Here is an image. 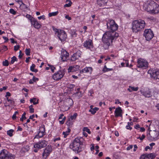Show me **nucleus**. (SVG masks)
<instances>
[{
    "label": "nucleus",
    "instance_id": "obj_1",
    "mask_svg": "<svg viewBox=\"0 0 159 159\" xmlns=\"http://www.w3.org/2000/svg\"><path fill=\"white\" fill-rule=\"evenodd\" d=\"M118 35V33L116 32L107 31L103 35L102 41L105 45L108 47L112 43L113 40L116 39Z\"/></svg>",
    "mask_w": 159,
    "mask_h": 159
},
{
    "label": "nucleus",
    "instance_id": "obj_2",
    "mask_svg": "<svg viewBox=\"0 0 159 159\" xmlns=\"http://www.w3.org/2000/svg\"><path fill=\"white\" fill-rule=\"evenodd\" d=\"M132 30L133 32L136 33L143 29L145 25V21L143 20H134L132 23Z\"/></svg>",
    "mask_w": 159,
    "mask_h": 159
},
{
    "label": "nucleus",
    "instance_id": "obj_3",
    "mask_svg": "<svg viewBox=\"0 0 159 159\" xmlns=\"http://www.w3.org/2000/svg\"><path fill=\"white\" fill-rule=\"evenodd\" d=\"M81 144L80 139L79 138H76L71 143L70 147L75 153H78L81 151V148L80 147Z\"/></svg>",
    "mask_w": 159,
    "mask_h": 159
},
{
    "label": "nucleus",
    "instance_id": "obj_4",
    "mask_svg": "<svg viewBox=\"0 0 159 159\" xmlns=\"http://www.w3.org/2000/svg\"><path fill=\"white\" fill-rule=\"evenodd\" d=\"M14 155L9 152L6 150H2L0 153V159H14Z\"/></svg>",
    "mask_w": 159,
    "mask_h": 159
},
{
    "label": "nucleus",
    "instance_id": "obj_5",
    "mask_svg": "<svg viewBox=\"0 0 159 159\" xmlns=\"http://www.w3.org/2000/svg\"><path fill=\"white\" fill-rule=\"evenodd\" d=\"M107 28L111 31L115 32L118 28V25L115 23L114 20L108 19L107 23Z\"/></svg>",
    "mask_w": 159,
    "mask_h": 159
},
{
    "label": "nucleus",
    "instance_id": "obj_6",
    "mask_svg": "<svg viewBox=\"0 0 159 159\" xmlns=\"http://www.w3.org/2000/svg\"><path fill=\"white\" fill-rule=\"evenodd\" d=\"M53 30L57 34V36L61 42L65 41L67 38V35L66 32L63 30H59L55 28Z\"/></svg>",
    "mask_w": 159,
    "mask_h": 159
},
{
    "label": "nucleus",
    "instance_id": "obj_7",
    "mask_svg": "<svg viewBox=\"0 0 159 159\" xmlns=\"http://www.w3.org/2000/svg\"><path fill=\"white\" fill-rule=\"evenodd\" d=\"M137 63V67L142 69H145L148 66V62L145 60L141 58L138 59Z\"/></svg>",
    "mask_w": 159,
    "mask_h": 159
},
{
    "label": "nucleus",
    "instance_id": "obj_8",
    "mask_svg": "<svg viewBox=\"0 0 159 159\" xmlns=\"http://www.w3.org/2000/svg\"><path fill=\"white\" fill-rule=\"evenodd\" d=\"M47 144V142L45 140H42L39 141L34 145V147L36 148L34 151L35 152H37L38 149H40L46 147Z\"/></svg>",
    "mask_w": 159,
    "mask_h": 159
},
{
    "label": "nucleus",
    "instance_id": "obj_9",
    "mask_svg": "<svg viewBox=\"0 0 159 159\" xmlns=\"http://www.w3.org/2000/svg\"><path fill=\"white\" fill-rule=\"evenodd\" d=\"M143 35L146 38V40L149 41L152 38L154 34L151 30L146 29L144 31Z\"/></svg>",
    "mask_w": 159,
    "mask_h": 159
},
{
    "label": "nucleus",
    "instance_id": "obj_10",
    "mask_svg": "<svg viewBox=\"0 0 159 159\" xmlns=\"http://www.w3.org/2000/svg\"><path fill=\"white\" fill-rule=\"evenodd\" d=\"M148 73L150 74L151 77L155 80H157L159 79V71L158 70H153L152 71L149 70L148 71Z\"/></svg>",
    "mask_w": 159,
    "mask_h": 159
},
{
    "label": "nucleus",
    "instance_id": "obj_11",
    "mask_svg": "<svg viewBox=\"0 0 159 159\" xmlns=\"http://www.w3.org/2000/svg\"><path fill=\"white\" fill-rule=\"evenodd\" d=\"M64 72L61 70H59L55 73L53 75L52 78L55 80H58L61 79L64 76Z\"/></svg>",
    "mask_w": 159,
    "mask_h": 159
},
{
    "label": "nucleus",
    "instance_id": "obj_12",
    "mask_svg": "<svg viewBox=\"0 0 159 159\" xmlns=\"http://www.w3.org/2000/svg\"><path fill=\"white\" fill-rule=\"evenodd\" d=\"M69 54L64 49H62L61 50V57L63 61H66L69 57Z\"/></svg>",
    "mask_w": 159,
    "mask_h": 159
},
{
    "label": "nucleus",
    "instance_id": "obj_13",
    "mask_svg": "<svg viewBox=\"0 0 159 159\" xmlns=\"http://www.w3.org/2000/svg\"><path fill=\"white\" fill-rule=\"evenodd\" d=\"M141 93L146 97L149 98L152 96L151 93L149 89L146 88L140 90Z\"/></svg>",
    "mask_w": 159,
    "mask_h": 159
},
{
    "label": "nucleus",
    "instance_id": "obj_14",
    "mask_svg": "<svg viewBox=\"0 0 159 159\" xmlns=\"http://www.w3.org/2000/svg\"><path fill=\"white\" fill-rule=\"evenodd\" d=\"M83 46L87 49L91 50L93 48L92 41L90 39L86 41L84 43Z\"/></svg>",
    "mask_w": 159,
    "mask_h": 159
},
{
    "label": "nucleus",
    "instance_id": "obj_15",
    "mask_svg": "<svg viewBox=\"0 0 159 159\" xmlns=\"http://www.w3.org/2000/svg\"><path fill=\"white\" fill-rule=\"evenodd\" d=\"M52 149L51 147L48 146L44 150L43 153V157L45 159L52 152Z\"/></svg>",
    "mask_w": 159,
    "mask_h": 159
},
{
    "label": "nucleus",
    "instance_id": "obj_16",
    "mask_svg": "<svg viewBox=\"0 0 159 159\" xmlns=\"http://www.w3.org/2000/svg\"><path fill=\"white\" fill-rule=\"evenodd\" d=\"M39 129L40 130L39 131L38 134L35 136L34 138L38 139L40 138H41L45 134L44 132L45 131V129L44 126L43 125V126L40 127Z\"/></svg>",
    "mask_w": 159,
    "mask_h": 159
},
{
    "label": "nucleus",
    "instance_id": "obj_17",
    "mask_svg": "<svg viewBox=\"0 0 159 159\" xmlns=\"http://www.w3.org/2000/svg\"><path fill=\"white\" fill-rule=\"evenodd\" d=\"M31 25H33L34 27L36 29H39L41 28V25L38 23L37 20L35 18L32 20H31Z\"/></svg>",
    "mask_w": 159,
    "mask_h": 159
},
{
    "label": "nucleus",
    "instance_id": "obj_18",
    "mask_svg": "<svg viewBox=\"0 0 159 159\" xmlns=\"http://www.w3.org/2000/svg\"><path fill=\"white\" fill-rule=\"evenodd\" d=\"M122 110L120 107H119L116 108L115 111V117H116L118 116L121 117L122 116Z\"/></svg>",
    "mask_w": 159,
    "mask_h": 159
},
{
    "label": "nucleus",
    "instance_id": "obj_19",
    "mask_svg": "<svg viewBox=\"0 0 159 159\" xmlns=\"http://www.w3.org/2000/svg\"><path fill=\"white\" fill-rule=\"evenodd\" d=\"M80 66L78 65L70 66L68 69V72H74L79 70Z\"/></svg>",
    "mask_w": 159,
    "mask_h": 159
},
{
    "label": "nucleus",
    "instance_id": "obj_20",
    "mask_svg": "<svg viewBox=\"0 0 159 159\" xmlns=\"http://www.w3.org/2000/svg\"><path fill=\"white\" fill-rule=\"evenodd\" d=\"M150 7H151V6L150 5H149L148 6V7L147 8V11L148 12H149L150 13H151L152 14L154 13L155 14L158 13L159 10L158 8H156L154 10L153 9L151 10L150 9Z\"/></svg>",
    "mask_w": 159,
    "mask_h": 159
},
{
    "label": "nucleus",
    "instance_id": "obj_21",
    "mask_svg": "<svg viewBox=\"0 0 159 159\" xmlns=\"http://www.w3.org/2000/svg\"><path fill=\"white\" fill-rule=\"evenodd\" d=\"M92 68L91 67H86L84 69L80 71V73L82 74L84 73L90 72L92 71Z\"/></svg>",
    "mask_w": 159,
    "mask_h": 159
},
{
    "label": "nucleus",
    "instance_id": "obj_22",
    "mask_svg": "<svg viewBox=\"0 0 159 159\" xmlns=\"http://www.w3.org/2000/svg\"><path fill=\"white\" fill-rule=\"evenodd\" d=\"M107 1V0H97V3L100 6L104 5Z\"/></svg>",
    "mask_w": 159,
    "mask_h": 159
},
{
    "label": "nucleus",
    "instance_id": "obj_23",
    "mask_svg": "<svg viewBox=\"0 0 159 159\" xmlns=\"http://www.w3.org/2000/svg\"><path fill=\"white\" fill-rule=\"evenodd\" d=\"M66 104L69 106H71L73 104V100L72 99L70 98L66 99Z\"/></svg>",
    "mask_w": 159,
    "mask_h": 159
},
{
    "label": "nucleus",
    "instance_id": "obj_24",
    "mask_svg": "<svg viewBox=\"0 0 159 159\" xmlns=\"http://www.w3.org/2000/svg\"><path fill=\"white\" fill-rule=\"evenodd\" d=\"M76 31L75 30H71L70 31L71 37L73 39H74L77 37V34L76 33Z\"/></svg>",
    "mask_w": 159,
    "mask_h": 159
},
{
    "label": "nucleus",
    "instance_id": "obj_25",
    "mask_svg": "<svg viewBox=\"0 0 159 159\" xmlns=\"http://www.w3.org/2000/svg\"><path fill=\"white\" fill-rule=\"evenodd\" d=\"M93 107L92 106H90L91 109L89 111L91 113L93 114H94L98 110L99 108L98 107H95L94 108H92V107Z\"/></svg>",
    "mask_w": 159,
    "mask_h": 159
},
{
    "label": "nucleus",
    "instance_id": "obj_26",
    "mask_svg": "<svg viewBox=\"0 0 159 159\" xmlns=\"http://www.w3.org/2000/svg\"><path fill=\"white\" fill-rule=\"evenodd\" d=\"M70 129L69 128H68V130L66 131L65 132H63L62 133V134L64 135V137L66 138V137L69 134L70 132Z\"/></svg>",
    "mask_w": 159,
    "mask_h": 159
},
{
    "label": "nucleus",
    "instance_id": "obj_27",
    "mask_svg": "<svg viewBox=\"0 0 159 159\" xmlns=\"http://www.w3.org/2000/svg\"><path fill=\"white\" fill-rule=\"evenodd\" d=\"M147 156L150 159H153L156 156L154 153L147 154Z\"/></svg>",
    "mask_w": 159,
    "mask_h": 159
},
{
    "label": "nucleus",
    "instance_id": "obj_28",
    "mask_svg": "<svg viewBox=\"0 0 159 159\" xmlns=\"http://www.w3.org/2000/svg\"><path fill=\"white\" fill-rule=\"evenodd\" d=\"M77 59L78 58L76 56V54L75 53L72 56L70 60L72 61H74Z\"/></svg>",
    "mask_w": 159,
    "mask_h": 159
},
{
    "label": "nucleus",
    "instance_id": "obj_29",
    "mask_svg": "<svg viewBox=\"0 0 159 159\" xmlns=\"http://www.w3.org/2000/svg\"><path fill=\"white\" fill-rule=\"evenodd\" d=\"M73 122L72 121H71L70 119H69L66 122V124L67 126L69 127L73 125Z\"/></svg>",
    "mask_w": 159,
    "mask_h": 159
},
{
    "label": "nucleus",
    "instance_id": "obj_30",
    "mask_svg": "<svg viewBox=\"0 0 159 159\" xmlns=\"http://www.w3.org/2000/svg\"><path fill=\"white\" fill-rule=\"evenodd\" d=\"M113 70L112 68H107L106 66H105L103 69V71L105 72L110 71H112Z\"/></svg>",
    "mask_w": 159,
    "mask_h": 159
},
{
    "label": "nucleus",
    "instance_id": "obj_31",
    "mask_svg": "<svg viewBox=\"0 0 159 159\" xmlns=\"http://www.w3.org/2000/svg\"><path fill=\"white\" fill-rule=\"evenodd\" d=\"M36 100V98H34L33 99H30V102L32 103L33 102V104L35 105L37 104L38 103V100L36 102H35V101Z\"/></svg>",
    "mask_w": 159,
    "mask_h": 159
},
{
    "label": "nucleus",
    "instance_id": "obj_32",
    "mask_svg": "<svg viewBox=\"0 0 159 159\" xmlns=\"http://www.w3.org/2000/svg\"><path fill=\"white\" fill-rule=\"evenodd\" d=\"M14 132L13 129H10L7 131V134L9 135L10 137H11L13 135L12 133Z\"/></svg>",
    "mask_w": 159,
    "mask_h": 159
},
{
    "label": "nucleus",
    "instance_id": "obj_33",
    "mask_svg": "<svg viewBox=\"0 0 159 159\" xmlns=\"http://www.w3.org/2000/svg\"><path fill=\"white\" fill-rule=\"evenodd\" d=\"M11 62H10V64H13L14 62L16 61L17 60V59L16 57L14 56L13 57L11 58Z\"/></svg>",
    "mask_w": 159,
    "mask_h": 159
},
{
    "label": "nucleus",
    "instance_id": "obj_34",
    "mask_svg": "<svg viewBox=\"0 0 159 159\" xmlns=\"http://www.w3.org/2000/svg\"><path fill=\"white\" fill-rule=\"evenodd\" d=\"M58 13V11H56L52 13H49L48 14V16L49 17H51L52 16H55Z\"/></svg>",
    "mask_w": 159,
    "mask_h": 159
},
{
    "label": "nucleus",
    "instance_id": "obj_35",
    "mask_svg": "<svg viewBox=\"0 0 159 159\" xmlns=\"http://www.w3.org/2000/svg\"><path fill=\"white\" fill-rule=\"evenodd\" d=\"M140 159H150L147 156V154L143 155L140 157Z\"/></svg>",
    "mask_w": 159,
    "mask_h": 159
},
{
    "label": "nucleus",
    "instance_id": "obj_36",
    "mask_svg": "<svg viewBox=\"0 0 159 159\" xmlns=\"http://www.w3.org/2000/svg\"><path fill=\"white\" fill-rule=\"evenodd\" d=\"M75 87V85L73 84H70L68 85V87L70 89V91H72L73 90V88H74Z\"/></svg>",
    "mask_w": 159,
    "mask_h": 159
},
{
    "label": "nucleus",
    "instance_id": "obj_37",
    "mask_svg": "<svg viewBox=\"0 0 159 159\" xmlns=\"http://www.w3.org/2000/svg\"><path fill=\"white\" fill-rule=\"evenodd\" d=\"M75 53L76 54V56L78 59L79 57H80L82 52L78 50Z\"/></svg>",
    "mask_w": 159,
    "mask_h": 159
},
{
    "label": "nucleus",
    "instance_id": "obj_38",
    "mask_svg": "<svg viewBox=\"0 0 159 159\" xmlns=\"http://www.w3.org/2000/svg\"><path fill=\"white\" fill-rule=\"evenodd\" d=\"M129 88H130L132 90V91H137L139 89V88L138 87H134L129 86Z\"/></svg>",
    "mask_w": 159,
    "mask_h": 159
},
{
    "label": "nucleus",
    "instance_id": "obj_39",
    "mask_svg": "<svg viewBox=\"0 0 159 159\" xmlns=\"http://www.w3.org/2000/svg\"><path fill=\"white\" fill-rule=\"evenodd\" d=\"M30 49L26 48L25 50V53L27 56H30Z\"/></svg>",
    "mask_w": 159,
    "mask_h": 159
},
{
    "label": "nucleus",
    "instance_id": "obj_40",
    "mask_svg": "<svg viewBox=\"0 0 159 159\" xmlns=\"http://www.w3.org/2000/svg\"><path fill=\"white\" fill-rule=\"evenodd\" d=\"M2 64L4 66H8L9 65V62L7 60H5L3 62Z\"/></svg>",
    "mask_w": 159,
    "mask_h": 159
},
{
    "label": "nucleus",
    "instance_id": "obj_41",
    "mask_svg": "<svg viewBox=\"0 0 159 159\" xmlns=\"http://www.w3.org/2000/svg\"><path fill=\"white\" fill-rule=\"evenodd\" d=\"M18 114V112L17 111H15L12 116V119L14 120L16 119V115L17 114Z\"/></svg>",
    "mask_w": 159,
    "mask_h": 159
},
{
    "label": "nucleus",
    "instance_id": "obj_42",
    "mask_svg": "<svg viewBox=\"0 0 159 159\" xmlns=\"http://www.w3.org/2000/svg\"><path fill=\"white\" fill-rule=\"evenodd\" d=\"M26 17L30 20V22H31V20H32L34 18L29 14H27L26 16Z\"/></svg>",
    "mask_w": 159,
    "mask_h": 159
},
{
    "label": "nucleus",
    "instance_id": "obj_43",
    "mask_svg": "<svg viewBox=\"0 0 159 159\" xmlns=\"http://www.w3.org/2000/svg\"><path fill=\"white\" fill-rule=\"evenodd\" d=\"M77 115V114L76 113H75L73 116H70V118L71 120L75 119L76 118Z\"/></svg>",
    "mask_w": 159,
    "mask_h": 159
},
{
    "label": "nucleus",
    "instance_id": "obj_44",
    "mask_svg": "<svg viewBox=\"0 0 159 159\" xmlns=\"http://www.w3.org/2000/svg\"><path fill=\"white\" fill-rule=\"evenodd\" d=\"M83 130L84 131H86V132H87L89 134H90L91 132L90 131L89 129H88L87 127H84L83 129Z\"/></svg>",
    "mask_w": 159,
    "mask_h": 159
},
{
    "label": "nucleus",
    "instance_id": "obj_45",
    "mask_svg": "<svg viewBox=\"0 0 159 159\" xmlns=\"http://www.w3.org/2000/svg\"><path fill=\"white\" fill-rule=\"evenodd\" d=\"M13 15H15L16 14V12L13 9L11 8L10 9L9 11Z\"/></svg>",
    "mask_w": 159,
    "mask_h": 159
},
{
    "label": "nucleus",
    "instance_id": "obj_46",
    "mask_svg": "<svg viewBox=\"0 0 159 159\" xmlns=\"http://www.w3.org/2000/svg\"><path fill=\"white\" fill-rule=\"evenodd\" d=\"M21 7H22L24 9H26L27 8V7L26 5L23 3L22 2L20 4Z\"/></svg>",
    "mask_w": 159,
    "mask_h": 159
},
{
    "label": "nucleus",
    "instance_id": "obj_47",
    "mask_svg": "<svg viewBox=\"0 0 159 159\" xmlns=\"http://www.w3.org/2000/svg\"><path fill=\"white\" fill-rule=\"evenodd\" d=\"M33 106L32 105H30L29 107V108L30 109V112L32 113L34 112V109L32 108Z\"/></svg>",
    "mask_w": 159,
    "mask_h": 159
},
{
    "label": "nucleus",
    "instance_id": "obj_48",
    "mask_svg": "<svg viewBox=\"0 0 159 159\" xmlns=\"http://www.w3.org/2000/svg\"><path fill=\"white\" fill-rule=\"evenodd\" d=\"M2 48H1L0 50V51L2 50H3L4 51H6L7 50V47L6 46H3L2 47Z\"/></svg>",
    "mask_w": 159,
    "mask_h": 159
},
{
    "label": "nucleus",
    "instance_id": "obj_49",
    "mask_svg": "<svg viewBox=\"0 0 159 159\" xmlns=\"http://www.w3.org/2000/svg\"><path fill=\"white\" fill-rule=\"evenodd\" d=\"M72 4V2H69L67 4H66L64 5V7H70L71 6V5Z\"/></svg>",
    "mask_w": 159,
    "mask_h": 159
},
{
    "label": "nucleus",
    "instance_id": "obj_50",
    "mask_svg": "<svg viewBox=\"0 0 159 159\" xmlns=\"http://www.w3.org/2000/svg\"><path fill=\"white\" fill-rule=\"evenodd\" d=\"M20 48V46L19 45H18L17 46H15L14 47V50L15 51L18 50Z\"/></svg>",
    "mask_w": 159,
    "mask_h": 159
},
{
    "label": "nucleus",
    "instance_id": "obj_51",
    "mask_svg": "<svg viewBox=\"0 0 159 159\" xmlns=\"http://www.w3.org/2000/svg\"><path fill=\"white\" fill-rule=\"evenodd\" d=\"M23 55H24V54L22 53L21 51H20H20H19V57L20 59L23 56Z\"/></svg>",
    "mask_w": 159,
    "mask_h": 159
},
{
    "label": "nucleus",
    "instance_id": "obj_52",
    "mask_svg": "<svg viewBox=\"0 0 159 159\" xmlns=\"http://www.w3.org/2000/svg\"><path fill=\"white\" fill-rule=\"evenodd\" d=\"M99 148V147L98 146V145L96 146L95 148H96V152L95 154H97L99 151V150H98Z\"/></svg>",
    "mask_w": 159,
    "mask_h": 159
},
{
    "label": "nucleus",
    "instance_id": "obj_53",
    "mask_svg": "<svg viewBox=\"0 0 159 159\" xmlns=\"http://www.w3.org/2000/svg\"><path fill=\"white\" fill-rule=\"evenodd\" d=\"M48 65L50 67V68L51 69L52 71L53 72H54V70L55 69V68L52 66H51L50 65Z\"/></svg>",
    "mask_w": 159,
    "mask_h": 159
},
{
    "label": "nucleus",
    "instance_id": "obj_54",
    "mask_svg": "<svg viewBox=\"0 0 159 159\" xmlns=\"http://www.w3.org/2000/svg\"><path fill=\"white\" fill-rule=\"evenodd\" d=\"M38 18L39 20H40L42 19L43 20H44L45 19V16L44 15H43L42 16L38 17Z\"/></svg>",
    "mask_w": 159,
    "mask_h": 159
},
{
    "label": "nucleus",
    "instance_id": "obj_55",
    "mask_svg": "<svg viewBox=\"0 0 159 159\" xmlns=\"http://www.w3.org/2000/svg\"><path fill=\"white\" fill-rule=\"evenodd\" d=\"M35 65L34 64H32V66L30 67V70L33 71V70H34V67H35Z\"/></svg>",
    "mask_w": 159,
    "mask_h": 159
},
{
    "label": "nucleus",
    "instance_id": "obj_56",
    "mask_svg": "<svg viewBox=\"0 0 159 159\" xmlns=\"http://www.w3.org/2000/svg\"><path fill=\"white\" fill-rule=\"evenodd\" d=\"M7 101L9 102H10V103L12 104H14V102L13 101H12V100H11V99H9L8 98H7Z\"/></svg>",
    "mask_w": 159,
    "mask_h": 159
},
{
    "label": "nucleus",
    "instance_id": "obj_57",
    "mask_svg": "<svg viewBox=\"0 0 159 159\" xmlns=\"http://www.w3.org/2000/svg\"><path fill=\"white\" fill-rule=\"evenodd\" d=\"M152 147H150L149 146H147L145 148V150L146 151H147L148 149L151 150V149H152Z\"/></svg>",
    "mask_w": 159,
    "mask_h": 159
},
{
    "label": "nucleus",
    "instance_id": "obj_58",
    "mask_svg": "<svg viewBox=\"0 0 159 159\" xmlns=\"http://www.w3.org/2000/svg\"><path fill=\"white\" fill-rule=\"evenodd\" d=\"M60 140V137H58L57 138H55L54 139V142H56L57 141H59Z\"/></svg>",
    "mask_w": 159,
    "mask_h": 159
},
{
    "label": "nucleus",
    "instance_id": "obj_59",
    "mask_svg": "<svg viewBox=\"0 0 159 159\" xmlns=\"http://www.w3.org/2000/svg\"><path fill=\"white\" fill-rule=\"evenodd\" d=\"M39 80V79L37 78H35L34 77V76L33 78V80L34 82H36L37 81H38Z\"/></svg>",
    "mask_w": 159,
    "mask_h": 159
},
{
    "label": "nucleus",
    "instance_id": "obj_60",
    "mask_svg": "<svg viewBox=\"0 0 159 159\" xmlns=\"http://www.w3.org/2000/svg\"><path fill=\"white\" fill-rule=\"evenodd\" d=\"M133 145H130L129 146H128L127 148V150H129L130 149H132L133 148Z\"/></svg>",
    "mask_w": 159,
    "mask_h": 159
},
{
    "label": "nucleus",
    "instance_id": "obj_61",
    "mask_svg": "<svg viewBox=\"0 0 159 159\" xmlns=\"http://www.w3.org/2000/svg\"><path fill=\"white\" fill-rule=\"evenodd\" d=\"M65 17L66 19H67L69 20H70L71 19V17L69 16L68 15L66 16H65Z\"/></svg>",
    "mask_w": 159,
    "mask_h": 159
},
{
    "label": "nucleus",
    "instance_id": "obj_62",
    "mask_svg": "<svg viewBox=\"0 0 159 159\" xmlns=\"http://www.w3.org/2000/svg\"><path fill=\"white\" fill-rule=\"evenodd\" d=\"M10 96H11V93L9 92H7L6 93V95L5 96V97L7 98V96L9 97Z\"/></svg>",
    "mask_w": 159,
    "mask_h": 159
},
{
    "label": "nucleus",
    "instance_id": "obj_63",
    "mask_svg": "<svg viewBox=\"0 0 159 159\" xmlns=\"http://www.w3.org/2000/svg\"><path fill=\"white\" fill-rule=\"evenodd\" d=\"M91 146H92L91 147V148H90V149L91 151H93V150L94 149V144H92L91 145Z\"/></svg>",
    "mask_w": 159,
    "mask_h": 159
},
{
    "label": "nucleus",
    "instance_id": "obj_64",
    "mask_svg": "<svg viewBox=\"0 0 159 159\" xmlns=\"http://www.w3.org/2000/svg\"><path fill=\"white\" fill-rule=\"evenodd\" d=\"M10 40L11 41V43H16V42L14 40L13 38L10 39Z\"/></svg>",
    "mask_w": 159,
    "mask_h": 159
}]
</instances>
